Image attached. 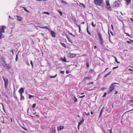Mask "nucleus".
<instances>
[{
    "label": "nucleus",
    "instance_id": "46",
    "mask_svg": "<svg viewBox=\"0 0 133 133\" xmlns=\"http://www.w3.org/2000/svg\"><path fill=\"white\" fill-rule=\"evenodd\" d=\"M30 63H31V64L32 66V67H33V65L32 62V61H30Z\"/></svg>",
    "mask_w": 133,
    "mask_h": 133
},
{
    "label": "nucleus",
    "instance_id": "19",
    "mask_svg": "<svg viewBox=\"0 0 133 133\" xmlns=\"http://www.w3.org/2000/svg\"><path fill=\"white\" fill-rule=\"evenodd\" d=\"M88 28H89L88 26V25L87 26V32L88 33L89 35L90 36H91V34L90 32H89V31L88 30Z\"/></svg>",
    "mask_w": 133,
    "mask_h": 133
},
{
    "label": "nucleus",
    "instance_id": "41",
    "mask_svg": "<svg viewBox=\"0 0 133 133\" xmlns=\"http://www.w3.org/2000/svg\"><path fill=\"white\" fill-rule=\"evenodd\" d=\"M34 97V96H32V95H29V98H30V99L32 97Z\"/></svg>",
    "mask_w": 133,
    "mask_h": 133
},
{
    "label": "nucleus",
    "instance_id": "13",
    "mask_svg": "<svg viewBox=\"0 0 133 133\" xmlns=\"http://www.w3.org/2000/svg\"><path fill=\"white\" fill-rule=\"evenodd\" d=\"M126 2L125 4L128 5L131 2V0H124Z\"/></svg>",
    "mask_w": 133,
    "mask_h": 133
},
{
    "label": "nucleus",
    "instance_id": "25",
    "mask_svg": "<svg viewBox=\"0 0 133 133\" xmlns=\"http://www.w3.org/2000/svg\"><path fill=\"white\" fill-rule=\"evenodd\" d=\"M61 45L63 47L66 48V45L65 44L63 43H62L61 42Z\"/></svg>",
    "mask_w": 133,
    "mask_h": 133
},
{
    "label": "nucleus",
    "instance_id": "23",
    "mask_svg": "<svg viewBox=\"0 0 133 133\" xmlns=\"http://www.w3.org/2000/svg\"><path fill=\"white\" fill-rule=\"evenodd\" d=\"M83 119H82L78 123V124L79 125H80L81 124H82L84 122Z\"/></svg>",
    "mask_w": 133,
    "mask_h": 133
},
{
    "label": "nucleus",
    "instance_id": "48",
    "mask_svg": "<svg viewBox=\"0 0 133 133\" xmlns=\"http://www.w3.org/2000/svg\"><path fill=\"white\" fill-rule=\"evenodd\" d=\"M85 113L86 115L87 116H89V115H90V114L89 112H88L87 113L86 112H85Z\"/></svg>",
    "mask_w": 133,
    "mask_h": 133
},
{
    "label": "nucleus",
    "instance_id": "28",
    "mask_svg": "<svg viewBox=\"0 0 133 133\" xmlns=\"http://www.w3.org/2000/svg\"><path fill=\"white\" fill-rule=\"evenodd\" d=\"M23 8L24 10L25 11H26V12H27L28 13H29V11L28 10H27L25 7H23Z\"/></svg>",
    "mask_w": 133,
    "mask_h": 133
},
{
    "label": "nucleus",
    "instance_id": "37",
    "mask_svg": "<svg viewBox=\"0 0 133 133\" xmlns=\"http://www.w3.org/2000/svg\"><path fill=\"white\" fill-rule=\"evenodd\" d=\"M94 83V82H92L90 83H89L87 84V85H90V84H93Z\"/></svg>",
    "mask_w": 133,
    "mask_h": 133
},
{
    "label": "nucleus",
    "instance_id": "4",
    "mask_svg": "<svg viewBox=\"0 0 133 133\" xmlns=\"http://www.w3.org/2000/svg\"><path fill=\"white\" fill-rule=\"evenodd\" d=\"M98 35L99 37V39L101 42V45H103V41L102 38V35L100 32H98Z\"/></svg>",
    "mask_w": 133,
    "mask_h": 133
},
{
    "label": "nucleus",
    "instance_id": "35",
    "mask_svg": "<svg viewBox=\"0 0 133 133\" xmlns=\"http://www.w3.org/2000/svg\"><path fill=\"white\" fill-rule=\"evenodd\" d=\"M57 76V75L56 74L55 76H51L50 77V78H54L56 77Z\"/></svg>",
    "mask_w": 133,
    "mask_h": 133
},
{
    "label": "nucleus",
    "instance_id": "43",
    "mask_svg": "<svg viewBox=\"0 0 133 133\" xmlns=\"http://www.w3.org/2000/svg\"><path fill=\"white\" fill-rule=\"evenodd\" d=\"M36 106V104L35 103L34 104L32 105V107L33 108H34Z\"/></svg>",
    "mask_w": 133,
    "mask_h": 133
},
{
    "label": "nucleus",
    "instance_id": "3",
    "mask_svg": "<svg viewBox=\"0 0 133 133\" xmlns=\"http://www.w3.org/2000/svg\"><path fill=\"white\" fill-rule=\"evenodd\" d=\"M3 79L4 82L5 87V88H7L9 83L8 80L7 78H5L4 76H3Z\"/></svg>",
    "mask_w": 133,
    "mask_h": 133
},
{
    "label": "nucleus",
    "instance_id": "2",
    "mask_svg": "<svg viewBox=\"0 0 133 133\" xmlns=\"http://www.w3.org/2000/svg\"><path fill=\"white\" fill-rule=\"evenodd\" d=\"M103 2V0H94V4L96 5H100Z\"/></svg>",
    "mask_w": 133,
    "mask_h": 133
},
{
    "label": "nucleus",
    "instance_id": "60",
    "mask_svg": "<svg viewBox=\"0 0 133 133\" xmlns=\"http://www.w3.org/2000/svg\"><path fill=\"white\" fill-rule=\"evenodd\" d=\"M127 42L128 43H131V42H130L129 41H127Z\"/></svg>",
    "mask_w": 133,
    "mask_h": 133
},
{
    "label": "nucleus",
    "instance_id": "16",
    "mask_svg": "<svg viewBox=\"0 0 133 133\" xmlns=\"http://www.w3.org/2000/svg\"><path fill=\"white\" fill-rule=\"evenodd\" d=\"M103 109H104V107H103L102 108V109H101V111H100V114H99V118H100L101 117V115H102V112H103Z\"/></svg>",
    "mask_w": 133,
    "mask_h": 133
},
{
    "label": "nucleus",
    "instance_id": "58",
    "mask_svg": "<svg viewBox=\"0 0 133 133\" xmlns=\"http://www.w3.org/2000/svg\"><path fill=\"white\" fill-rule=\"evenodd\" d=\"M129 71H133V70H132V69H129Z\"/></svg>",
    "mask_w": 133,
    "mask_h": 133
},
{
    "label": "nucleus",
    "instance_id": "17",
    "mask_svg": "<svg viewBox=\"0 0 133 133\" xmlns=\"http://www.w3.org/2000/svg\"><path fill=\"white\" fill-rule=\"evenodd\" d=\"M112 56L115 59V61L118 64H119L120 63V62H118L117 61V59L116 57L115 56L113 55Z\"/></svg>",
    "mask_w": 133,
    "mask_h": 133
},
{
    "label": "nucleus",
    "instance_id": "53",
    "mask_svg": "<svg viewBox=\"0 0 133 133\" xmlns=\"http://www.w3.org/2000/svg\"><path fill=\"white\" fill-rule=\"evenodd\" d=\"M68 32L70 35H72V36L73 35L71 33H70L69 31H68Z\"/></svg>",
    "mask_w": 133,
    "mask_h": 133
},
{
    "label": "nucleus",
    "instance_id": "8",
    "mask_svg": "<svg viewBox=\"0 0 133 133\" xmlns=\"http://www.w3.org/2000/svg\"><path fill=\"white\" fill-rule=\"evenodd\" d=\"M50 31V34L52 37L53 38H55L56 37L55 33L53 31L51 30Z\"/></svg>",
    "mask_w": 133,
    "mask_h": 133
},
{
    "label": "nucleus",
    "instance_id": "26",
    "mask_svg": "<svg viewBox=\"0 0 133 133\" xmlns=\"http://www.w3.org/2000/svg\"><path fill=\"white\" fill-rule=\"evenodd\" d=\"M111 72V71H110L107 74H106L104 76V78H106L107 77V76H108V75H109Z\"/></svg>",
    "mask_w": 133,
    "mask_h": 133
},
{
    "label": "nucleus",
    "instance_id": "20",
    "mask_svg": "<svg viewBox=\"0 0 133 133\" xmlns=\"http://www.w3.org/2000/svg\"><path fill=\"white\" fill-rule=\"evenodd\" d=\"M76 25L77 26V27H78L79 28V32L80 33H81L80 32L81 30V28L80 26V25H78L77 24H76Z\"/></svg>",
    "mask_w": 133,
    "mask_h": 133
},
{
    "label": "nucleus",
    "instance_id": "32",
    "mask_svg": "<svg viewBox=\"0 0 133 133\" xmlns=\"http://www.w3.org/2000/svg\"><path fill=\"white\" fill-rule=\"evenodd\" d=\"M58 12L60 14L61 16H62V13L61 11L59 10L58 11Z\"/></svg>",
    "mask_w": 133,
    "mask_h": 133
},
{
    "label": "nucleus",
    "instance_id": "10",
    "mask_svg": "<svg viewBox=\"0 0 133 133\" xmlns=\"http://www.w3.org/2000/svg\"><path fill=\"white\" fill-rule=\"evenodd\" d=\"M64 128V127L63 126H58L57 127V130L58 131H59L63 129Z\"/></svg>",
    "mask_w": 133,
    "mask_h": 133
},
{
    "label": "nucleus",
    "instance_id": "1",
    "mask_svg": "<svg viewBox=\"0 0 133 133\" xmlns=\"http://www.w3.org/2000/svg\"><path fill=\"white\" fill-rule=\"evenodd\" d=\"M116 84H118L117 83H113L111 85L108 90V92L109 93H110L115 89V87L116 86L115 85Z\"/></svg>",
    "mask_w": 133,
    "mask_h": 133
},
{
    "label": "nucleus",
    "instance_id": "30",
    "mask_svg": "<svg viewBox=\"0 0 133 133\" xmlns=\"http://www.w3.org/2000/svg\"><path fill=\"white\" fill-rule=\"evenodd\" d=\"M85 79L90 80V79L91 78H90L88 77H85L84 78L83 80H84V79Z\"/></svg>",
    "mask_w": 133,
    "mask_h": 133
},
{
    "label": "nucleus",
    "instance_id": "31",
    "mask_svg": "<svg viewBox=\"0 0 133 133\" xmlns=\"http://www.w3.org/2000/svg\"><path fill=\"white\" fill-rule=\"evenodd\" d=\"M91 25L92 26L94 27H95V26L96 25V24L95 23V24H94V22H92L91 23Z\"/></svg>",
    "mask_w": 133,
    "mask_h": 133
},
{
    "label": "nucleus",
    "instance_id": "6",
    "mask_svg": "<svg viewBox=\"0 0 133 133\" xmlns=\"http://www.w3.org/2000/svg\"><path fill=\"white\" fill-rule=\"evenodd\" d=\"M76 54H71L69 53L68 54V56L70 58H72L76 56Z\"/></svg>",
    "mask_w": 133,
    "mask_h": 133
},
{
    "label": "nucleus",
    "instance_id": "45",
    "mask_svg": "<svg viewBox=\"0 0 133 133\" xmlns=\"http://www.w3.org/2000/svg\"><path fill=\"white\" fill-rule=\"evenodd\" d=\"M87 66L88 68L89 67V64L87 62L86 63Z\"/></svg>",
    "mask_w": 133,
    "mask_h": 133
},
{
    "label": "nucleus",
    "instance_id": "21",
    "mask_svg": "<svg viewBox=\"0 0 133 133\" xmlns=\"http://www.w3.org/2000/svg\"><path fill=\"white\" fill-rule=\"evenodd\" d=\"M76 25L77 26V27H78L79 28V32L80 33H81L80 32L81 30V28L80 26V25H78L77 24H76Z\"/></svg>",
    "mask_w": 133,
    "mask_h": 133
},
{
    "label": "nucleus",
    "instance_id": "64",
    "mask_svg": "<svg viewBox=\"0 0 133 133\" xmlns=\"http://www.w3.org/2000/svg\"><path fill=\"white\" fill-rule=\"evenodd\" d=\"M130 20L132 21H133V18H130Z\"/></svg>",
    "mask_w": 133,
    "mask_h": 133
},
{
    "label": "nucleus",
    "instance_id": "62",
    "mask_svg": "<svg viewBox=\"0 0 133 133\" xmlns=\"http://www.w3.org/2000/svg\"><path fill=\"white\" fill-rule=\"evenodd\" d=\"M91 115H92L93 114V112L91 111Z\"/></svg>",
    "mask_w": 133,
    "mask_h": 133
},
{
    "label": "nucleus",
    "instance_id": "15",
    "mask_svg": "<svg viewBox=\"0 0 133 133\" xmlns=\"http://www.w3.org/2000/svg\"><path fill=\"white\" fill-rule=\"evenodd\" d=\"M4 66H5L8 69H9L11 68L10 66L8 64H6Z\"/></svg>",
    "mask_w": 133,
    "mask_h": 133
},
{
    "label": "nucleus",
    "instance_id": "14",
    "mask_svg": "<svg viewBox=\"0 0 133 133\" xmlns=\"http://www.w3.org/2000/svg\"><path fill=\"white\" fill-rule=\"evenodd\" d=\"M42 29H45L48 30L49 31H51V29L47 27V26H42L41 27Z\"/></svg>",
    "mask_w": 133,
    "mask_h": 133
},
{
    "label": "nucleus",
    "instance_id": "42",
    "mask_svg": "<svg viewBox=\"0 0 133 133\" xmlns=\"http://www.w3.org/2000/svg\"><path fill=\"white\" fill-rule=\"evenodd\" d=\"M22 127V128H23L24 130H25L26 131H27L28 130V129L27 128L23 127Z\"/></svg>",
    "mask_w": 133,
    "mask_h": 133
},
{
    "label": "nucleus",
    "instance_id": "54",
    "mask_svg": "<svg viewBox=\"0 0 133 133\" xmlns=\"http://www.w3.org/2000/svg\"><path fill=\"white\" fill-rule=\"evenodd\" d=\"M118 67V66H117L116 67H114L113 68V69H116V68H117Z\"/></svg>",
    "mask_w": 133,
    "mask_h": 133
},
{
    "label": "nucleus",
    "instance_id": "57",
    "mask_svg": "<svg viewBox=\"0 0 133 133\" xmlns=\"http://www.w3.org/2000/svg\"><path fill=\"white\" fill-rule=\"evenodd\" d=\"M111 27L112 28V29L113 30H114V28L113 25L112 24L111 25Z\"/></svg>",
    "mask_w": 133,
    "mask_h": 133
},
{
    "label": "nucleus",
    "instance_id": "18",
    "mask_svg": "<svg viewBox=\"0 0 133 133\" xmlns=\"http://www.w3.org/2000/svg\"><path fill=\"white\" fill-rule=\"evenodd\" d=\"M88 28H89L88 26V25L87 26V32L88 33L89 35L90 36H91V34L90 32H89V31L88 30Z\"/></svg>",
    "mask_w": 133,
    "mask_h": 133
},
{
    "label": "nucleus",
    "instance_id": "7",
    "mask_svg": "<svg viewBox=\"0 0 133 133\" xmlns=\"http://www.w3.org/2000/svg\"><path fill=\"white\" fill-rule=\"evenodd\" d=\"M113 6L116 7H118L120 5L119 3L117 1H115L113 3Z\"/></svg>",
    "mask_w": 133,
    "mask_h": 133
},
{
    "label": "nucleus",
    "instance_id": "39",
    "mask_svg": "<svg viewBox=\"0 0 133 133\" xmlns=\"http://www.w3.org/2000/svg\"><path fill=\"white\" fill-rule=\"evenodd\" d=\"M107 94V93L106 92H105L104 93V94L102 96V97H105V96H106Z\"/></svg>",
    "mask_w": 133,
    "mask_h": 133
},
{
    "label": "nucleus",
    "instance_id": "24",
    "mask_svg": "<svg viewBox=\"0 0 133 133\" xmlns=\"http://www.w3.org/2000/svg\"><path fill=\"white\" fill-rule=\"evenodd\" d=\"M106 5L107 6H108L110 5V3H109V1L108 0H107L105 1Z\"/></svg>",
    "mask_w": 133,
    "mask_h": 133
},
{
    "label": "nucleus",
    "instance_id": "34",
    "mask_svg": "<svg viewBox=\"0 0 133 133\" xmlns=\"http://www.w3.org/2000/svg\"><path fill=\"white\" fill-rule=\"evenodd\" d=\"M43 14H47L48 15H49L50 14V13L49 12H46V11H44L43 12Z\"/></svg>",
    "mask_w": 133,
    "mask_h": 133
},
{
    "label": "nucleus",
    "instance_id": "56",
    "mask_svg": "<svg viewBox=\"0 0 133 133\" xmlns=\"http://www.w3.org/2000/svg\"><path fill=\"white\" fill-rule=\"evenodd\" d=\"M129 101L131 103L133 102V100H129Z\"/></svg>",
    "mask_w": 133,
    "mask_h": 133
},
{
    "label": "nucleus",
    "instance_id": "36",
    "mask_svg": "<svg viewBox=\"0 0 133 133\" xmlns=\"http://www.w3.org/2000/svg\"><path fill=\"white\" fill-rule=\"evenodd\" d=\"M74 98L75 99L74 102L76 103V102L77 101V99L76 98L75 96H74Z\"/></svg>",
    "mask_w": 133,
    "mask_h": 133
},
{
    "label": "nucleus",
    "instance_id": "33",
    "mask_svg": "<svg viewBox=\"0 0 133 133\" xmlns=\"http://www.w3.org/2000/svg\"><path fill=\"white\" fill-rule=\"evenodd\" d=\"M61 3H65L66 5L67 4V3L66 2H65V1H63V0H62L61 1Z\"/></svg>",
    "mask_w": 133,
    "mask_h": 133
},
{
    "label": "nucleus",
    "instance_id": "11",
    "mask_svg": "<svg viewBox=\"0 0 133 133\" xmlns=\"http://www.w3.org/2000/svg\"><path fill=\"white\" fill-rule=\"evenodd\" d=\"M16 16L17 18V20L18 21H20L22 20V17L17 15Z\"/></svg>",
    "mask_w": 133,
    "mask_h": 133
},
{
    "label": "nucleus",
    "instance_id": "47",
    "mask_svg": "<svg viewBox=\"0 0 133 133\" xmlns=\"http://www.w3.org/2000/svg\"><path fill=\"white\" fill-rule=\"evenodd\" d=\"M10 51L12 53L13 55H14V52L13 49H12L11 50H10Z\"/></svg>",
    "mask_w": 133,
    "mask_h": 133
},
{
    "label": "nucleus",
    "instance_id": "29",
    "mask_svg": "<svg viewBox=\"0 0 133 133\" xmlns=\"http://www.w3.org/2000/svg\"><path fill=\"white\" fill-rule=\"evenodd\" d=\"M62 61L64 62H66V59L65 57H64L63 59H61Z\"/></svg>",
    "mask_w": 133,
    "mask_h": 133
},
{
    "label": "nucleus",
    "instance_id": "12",
    "mask_svg": "<svg viewBox=\"0 0 133 133\" xmlns=\"http://www.w3.org/2000/svg\"><path fill=\"white\" fill-rule=\"evenodd\" d=\"M65 36L68 39V41L69 42L71 43H72L73 42L71 41V40L69 38V37L68 36V35L67 34H66L65 35Z\"/></svg>",
    "mask_w": 133,
    "mask_h": 133
},
{
    "label": "nucleus",
    "instance_id": "49",
    "mask_svg": "<svg viewBox=\"0 0 133 133\" xmlns=\"http://www.w3.org/2000/svg\"><path fill=\"white\" fill-rule=\"evenodd\" d=\"M79 4H81V5H83L84 6V7H85V5L83 3H79Z\"/></svg>",
    "mask_w": 133,
    "mask_h": 133
},
{
    "label": "nucleus",
    "instance_id": "38",
    "mask_svg": "<svg viewBox=\"0 0 133 133\" xmlns=\"http://www.w3.org/2000/svg\"><path fill=\"white\" fill-rule=\"evenodd\" d=\"M18 55H16V62H17L18 61Z\"/></svg>",
    "mask_w": 133,
    "mask_h": 133
},
{
    "label": "nucleus",
    "instance_id": "22",
    "mask_svg": "<svg viewBox=\"0 0 133 133\" xmlns=\"http://www.w3.org/2000/svg\"><path fill=\"white\" fill-rule=\"evenodd\" d=\"M21 98L20 99V100L21 101H23L24 100V96L22 95H20Z\"/></svg>",
    "mask_w": 133,
    "mask_h": 133
},
{
    "label": "nucleus",
    "instance_id": "52",
    "mask_svg": "<svg viewBox=\"0 0 133 133\" xmlns=\"http://www.w3.org/2000/svg\"><path fill=\"white\" fill-rule=\"evenodd\" d=\"M112 128H111L109 130V131H110V133H112Z\"/></svg>",
    "mask_w": 133,
    "mask_h": 133
},
{
    "label": "nucleus",
    "instance_id": "27",
    "mask_svg": "<svg viewBox=\"0 0 133 133\" xmlns=\"http://www.w3.org/2000/svg\"><path fill=\"white\" fill-rule=\"evenodd\" d=\"M3 37V34L0 31V39L2 38Z\"/></svg>",
    "mask_w": 133,
    "mask_h": 133
},
{
    "label": "nucleus",
    "instance_id": "50",
    "mask_svg": "<svg viewBox=\"0 0 133 133\" xmlns=\"http://www.w3.org/2000/svg\"><path fill=\"white\" fill-rule=\"evenodd\" d=\"M60 73L61 74H64V71H61V72H60Z\"/></svg>",
    "mask_w": 133,
    "mask_h": 133
},
{
    "label": "nucleus",
    "instance_id": "63",
    "mask_svg": "<svg viewBox=\"0 0 133 133\" xmlns=\"http://www.w3.org/2000/svg\"><path fill=\"white\" fill-rule=\"evenodd\" d=\"M129 41H131L132 42H133V40H132L131 39H129Z\"/></svg>",
    "mask_w": 133,
    "mask_h": 133
},
{
    "label": "nucleus",
    "instance_id": "9",
    "mask_svg": "<svg viewBox=\"0 0 133 133\" xmlns=\"http://www.w3.org/2000/svg\"><path fill=\"white\" fill-rule=\"evenodd\" d=\"M19 92L20 95H22L24 92V89L22 88H20Z\"/></svg>",
    "mask_w": 133,
    "mask_h": 133
},
{
    "label": "nucleus",
    "instance_id": "51",
    "mask_svg": "<svg viewBox=\"0 0 133 133\" xmlns=\"http://www.w3.org/2000/svg\"><path fill=\"white\" fill-rule=\"evenodd\" d=\"M85 96V95H83L82 96H80L79 97V98H82L84 97Z\"/></svg>",
    "mask_w": 133,
    "mask_h": 133
},
{
    "label": "nucleus",
    "instance_id": "44",
    "mask_svg": "<svg viewBox=\"0 0 133 133\" xmlns=\"http://www.w3.org/2000/svg\"><path fill=\"white\" fill-rule=\"evenodd\" d=\"M125 34H126L127 36H128L130 37H131L130 35L128 33L126 32H125Z\"/></svg>",
    "mask_w": 133,
    "mask_h": 133
},
{
    "label": "nucleus",
    "instance_id": "40",
    "mask_svg": "<svg viewBox=\"0 0 133 133\" xmlns=\"http://www.w3.org/2000/svg\"><path fill=\"white\" fill-rule=\"evenodd\" d=\"M0 104L2 105L3 109V110L5 112V110L4 108V106L3 104L2 103H0Z\"/></svg>",
    "mask_w": 133,
    "mask_h": 133
},
{
    "label": "nucleus",
    "instance_id": "5",
    "mask_svg": "<svg viewBox=\"0 0 133 133\" xmlns=\"http://www.w3.org/2000/svg\"><path fill=\"white\" fill-rule=\"evenodd\" d=\"M6 28V27L4 26H0V31L2 33H5L4 29Z\"/></svg>",
    "mask_w": 133,
    "mask_h": 133
},
{
    "label": "nucleus",
    "instance_id": "55",
    "mask_svg": "<svg viewBox=\"0 0 133 133\" xmlns=\"http://www.w3.org/2000/svg\"><path fill=\"white\" fill-rule=\"evenodd\" d=\"M66 74H68L69 73V71L68 70H66Z\"/></svg>",
    "mask_w": 133,
    "mask_h": 133
},
{
    "label": "nucleus",
    "instance_id": "61",
    "mask_svg": "<svg viewBox=\"0 0 133 133\" xmlns=\"http://www.w3.org/2000/svg\"><path fill=\"white\" fill-rule=\"evenodd\" d=\"M97 48V46H94V48L95 49H96Z\"/></svg>",
    "mask_w": 133,
    "mask_h": 133
},
{
    "label": "nucleus",
    "instance_id": "59",
    "mask_svg": "<svg viewBox=\"0 0 133 133\" xmlns=\"http://www.w3.org/2000/svg\"><path fill=\"white\" fill-rule=\"evenodd\" d=\"M118 92L117 91H115V94H117L118 93Z\"/></svg>",
    "mask_w": 133,
    "mask_h": 133
}]
</instances>
